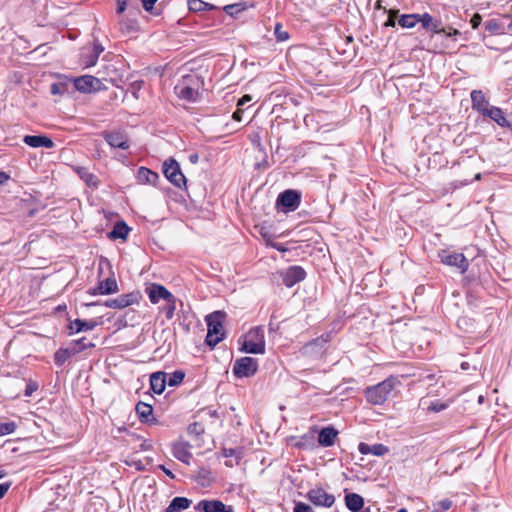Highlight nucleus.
Masks as SVG:
<instances>
[{"label":"nucleus","mask_w":512,"mask_h":512,"mask_svg":"<svg viewBox=\"0 0 512 512\" xmlns=\"http://www.w3.org/2000/svg\"><path fill=\"white\" fill-rule=\"evenodd\" d=\"M118 292V285L114 278H106L99 285L89 290L91 295H107Z\"/></svg>","instance_id":"nucleus-17"},{"label":"nucleus","mask_w":512,"mask_h":512,"mask_svg":"<svg viewBox=\"0 0 512 512\" xmlns=\"http://www.w3.org/2000/svg\"><path fill=\"white\" fill-rule=\"evenodd\" d=\"M306 497L311 503L319 507L330 508L335 502L334 495L327 493L322 488L309 490Z\"/></svg>","instance_id":"nucleus-8"},{"label":"nucleus","mask_w":512,"mask_h":512,"mask_svg":"<svg viewBox=\"0 0 512 512\" xmlns=\"http://www.w3.org/2000/svg\"><path fill=\"white\" fill-rule=\"evenodd\" d=\"M346 507L351 512H360L364 506V499L356 493H349L345 496Z\"/></svg>","instance_id":"nucleus-28"},{"label":"nucleus","mask_w":512,"mask_h":512,"mask_svg":"<svg viewBox=\"0 0 512 512\" xmlns=\"http://www.w3.org/2000/svg\"><path fill=\"white\" fill-rule=\"evenodd\" d=\"M39 389V384L36 381L29 380L26 383L24 395L26 397H30L35 391Z\"/></svg>","instance_id":"nucleus-43"},{"label":"nucleus","mask_w":512,"mask_h":512,"mask_svg":"<svg viewBox=\"0 0 512 512\" xmlns=\"http://www.w3.org/2000/svg\"><path fill=\"white\" fill-rule=\"evenodd\" d=\"M419 23V14H403L398 19V24L402 28H413Z\"/></svg>","instance_id":"nucleus-33"},{"label":"nucleus","mask_w":512,"mask_h":512,"mask_svg":"<svg viewBox=\"0 0 512 512\" xmlns=\"http://www.w3.org/2000/svg\"><path fill=\"white\" fill-rule=\"evenodd\" d=\"M337 435L338 431L334 427H324L320 430L318 434V443L322 447H330L335 443Z\"/></svg>","instance_id":"nucleus-19"},{"label":"nucleus","mask_w":512,"mask_h":512,"mask_svg":"<svg viewBox=\"0 0 512 512\" xmlns=\"http://www.w3.org/2000/svg\"><path fill=\"white\" fill-rule=\"evenodd\" d=\"M4 186H11L14 193L16 194L15 197H17L20 193L21 187L17 184V182L12 180L10 175L2 171V189Z\"/></svg>","instance_id":"nucleus-37"},{"label":"nucleus","mask_w":512,"mask_h":512,"mask_svg":"<svg viewBox=\"0 0 512 512\" xmlns=\"http://www.w3.org/2000/svg\"><path fill=\"white\" fill-rule=\"evenodd\" d=\"M241 113H242V112H241L240 110L235 111V112L233 113V116H232V117H233V119H234V120H237V121H240V120H241Z\"/></svg>","instance_id":"nucleus-63"},{"label":"nucleus","mask_w":512,"mask_h":512,"mask_svg":"<svg viewBox=\"0 0 512 512\" xmlns=\"http://www.w3.org/2000/svg\"><path fill=\"white\" fill-rule=\"evenodd\" d=\"M222 454L224 457H233L235 456L237 459L240 458V452L233 448H223Z\"/></svg>","instance_id":"nucleus-51"},{"label":"nucleus","mask_w":512,"mask_h":512,"mask_svg":"<svg viewBox=\"0 0 512 512\" xmlns=\"http://www.w3.org/2000/svg\"><path fill=\"white\" fill-rule=\"evenodd\" d=\"M198 159H199V157H198V155H197V154H191V155L189 156V160H190V162H191V163H193V164L197 163V162H198Z\"/></svg>","instance_id":"nucleus-62"},{"label":"nucleus","mask_w":512,"mask_h":512,"mask_svg":"<svg viewBox=\"0 0 512 512\" xmlns=\"http://www.w3.org/2000/svg\"><path fill=\"white\" fill-rule=\"evenodd\" d=\"M66 91V86L63 83H53L50 86V92L53 95H62Z\"/></svg>","instance_id":"nucleus-47"},{"label":"nucleus","mask_w":512,"mask_h":512,"mask_svg":"<svg viewBox=\"0 0 512 512\" xmlns=\"http://www.w3.org/2000/svg\"><path fill=\"white\" fill-rule=\"evenodd\" d=\"M17 427V424L14 421L4 422L2 423V436L6 434L13 433Z\"/></svg>","instance_id":"nucleus-48"},{"label":"nucleus","mask_w":512,"mask_h":512,"mask_svg":"<svg viewBox=\"0 0 512 512\" xmlns=\"http://www.w3.org/2000/svg\"><path fill=\"white\" fill-rule=\"evenodd\" d=\"M252 100V97L250 95H244L242 98L238 101V106H243L246 103L250 102Z\"/></svg>","instance_id":"nucleus-59"},{"label":"nucleus","mask_w":512,"mask_h":512,"mask_svg":"<svg viewBox=\"0 0 512 512\" xmlns=\"http://www.w3.org/2000/svg\"><path fill=\"white\" fill-rule=\"evenodd\" d=\"M471 102L472 109L476 110L480 114H483L485 109H487L490 105L486 100L484 93L481 90H473L471 92Z\"/></svg>","instance_id":"nucleus-24"},{"label":"nucleus","mask_w":512,"mask_h":512,"mask_svg":"<svg viewBox=\"0 0 512 512\" xmlns=\"http://www.w3.org/2000/svg\"><path fill=\"white\" fill-rule=\"evenodd\" d=\"M10 486H11L10 482H2V497L9 490Z\"/></svg>","instance_id":"nucleus-61"},{"label":"nucleus","mask_w":512,"mask_h":512,"mask_svg":"<svg viewBox=\"0 0 512 512\" xmlns=\"http://www.w3.org/2000/svg\"><path fill=\"white\" fill-rule=\"evenodd\" d=\"M129 231L130 227H128L124 221L116 222L112 231L109 233V238L126 240Z\"/></svg>","instance_id":"nucleus-31"},{"label":"nucleus","mask_w":512,"mask_h":512,"mask_svg":"<svg viewBox=\"0 0 512 512\" xmlns=\"http://www.w3.org/2000/svg\"><path fill=\"white\" fill-rule=\"evenodd\" d=\"M191 500L186 497H175L166 508V512H181L189 508Z\"/></svg>","instance_id":"nucleus-32"},{"label":"nucleus","mask_w":512,"mask_h":512,"mask_svg":"<svg viewBox=\"0 0 512 512\" xmlns=\"http://www.w3.org/2000/svg\"><path fill=\"white\" fill-rule=\"evenodd\" d=\"M135 410L141 422L150 423L155 421V418L152 417L153 408L150 404L138 402Z\"/></svg>","instance_id":"nucleus-25"},{"label":"nucleus","mask_w":512,"mask_h":512,"mask_svg":"<svg viewBox=\"0 0 512 512\" xmlns=\"http://www.w3.org/2000/svg\"><path fill=\"white\" fill-rule=\"evenodd\" d=\"M397 13H398V11L390 10L389 11L388 19L385 22L384 26H386V27H394L395 24H396L395 19H396Z\"/></svg>","instance_id":"nucleus-50"},{"label":"nucleus","mask_w":512,"mask_h":512,"mask_svg":"<svg viewBox=\"0 0 512 512\" xmlns=\"http://www.w3.org/2000/svg\"><path fill=\"white\" fill-rule=\"evenodd\" d=\"M76 172L81 180H83L87 186L91 188H98L100 181L98 177L89 171V169L85 167H77Z\"/></svg>","instance_id":"nucleus-27"},{"label":"nucleus","mask_w":512,"mask_h":512,"mask_svg":"<svg viewBox=\"0 0 512 512\" xmlns=\"http://www.w3.org/2000/svg\"><path fill=\"white\" fill-rule=\"evenodd\" d=\"M188 431L191 434L199 435L203 432V428L198 423H193V424L189 425Z\"/></svg>","instance_id":"nucleus-52"},{"label":"nucleus","mask_w":512,"mask_h":512,"mask_svg":"<svg viewBox=\"0 0 512 512\" xmlns=\"http://www.w3.org/2000/svg\"><path fill=\"white\" fill-rule=\"evenodd\" d=\"M481 21H482V17L480 14L476 13L473 15V17L471 18L470 20V24L472 26V28L476 29L479 27V25L481 24Z\"/></svg>","instance_id":"nucleus-53"},{"label":"nucleus","mask_w":512,"mask_h":512,"mask_svg":"<svg viewBox=\"0 0 512 512\" xmlns=\"http://www.w3.org/2000/svg\"><path fill=\"white\" fill-rule=\"evenodd\" d=\"M163 173L167 180L177 188L186 187V177L180 169L179 163L174 158H169L163 163Z\"/></svg>","instance_id":"nucleus-5"},{"label":"nucleus","mask_w":512,"mask_h":512,"mask_svg":"<svg viewBox=\"0 0 512 512\" xmlns=\"http://www.w3.org/2000/svg\"><path fill=\"white\" fill-rule=\"evenodd\" d=\"M224 318L225 313L222 311H214L205 318L208 327L205 343L212 348L224 339Z\"/></svg>","instance_id":"nucleus-1"},{"label":"nucleus","mask_w":512,"mask_h":512,"mask_svg":"<svg viewBox=\"0 0 512 512\" xmlns=\"http://www.w3.org/2000/svg\"><path fill=\"white\" fill-rule=\"evenodd\" d=\"M419 23H421L422 28L425 30L432 31L437 34L446 33L445 29L441 25V22L433 18L428 13L419 14Z\"/></svg>","instance_id":"nucleus-16"},{"label":"nucleus","mask_w":512,"mask_h":512,"mask_svg":"<svg viewBox=\"0 0 512 512\" xmlns=\"http://www.w3.org/2000/svg\"><path fill=\"white\" fill-rule=\"evenodd\" d=\"M484 117H489L501 127L509 126L503 111L499 107L489 106L482 114Z\"/></svg>","instance_id":"nucleus-22"},{"label":"nucleus","mask_w":512,"mask_h":512,"mask_svg":"<svg viewBox=\"0 0 512 512\" xmlns=\"http://www.w3.org/2000/svg\"><path fill=\"white\" fill-rule=\"evenodd\" d=\"M167 304L164 307V313L168 320L172 319L176 310V298L174 295L171 299L166 300Z\"/></svg>","instance_id":"nucleus-39"},{"label":"nucleus","mask_w":512,"mask_h":512,"mask_svg":"<svg viewBox=\"0 0 512 512\" xmlns=\"http://www.w3.org/2000/svg\"><path fill=\"white\" fill-rule=\"evenodd\" d=\"M167 385V374L165 372H155L150 376V387L156 394H161Z\"/></svg>","instance_id":"nucleus-21"},{"label":"nucleus","mask_w":512,"mask_h":512,"mask_svg":"<svg viewBox=\"0 0 512 512\" xmlns=\"http://www.w3.org/2000/svg\"><path fill=\"white\" fill-rule=\"evenodd\" d=\"M98 58L99 56H97L96 53L92 51H89L87 53L83 52L81 54V62L85 68H89L96 65Z\"/></svg>","instance_id":"nucleus-35"},{"label":"nucleus","mask_w":512,"mask_h":512,"mask_svg":"<svg viewBox=\"0 0 512 512\" xmlns=\"http://www.w3.org/2000/svg\"><path fill=\"white\" fill-rule=\"evenodd\" d=\"M283 284L290 288L301 282L306 277V272L301 266H290L286 270L280 272Z\"/></svg>","instance_id":"nucleus-10"},{"label":"nucleus","mask_w":512,"mask_h":512,"mask_svg":"<svg viewBox=\"0 0 512 512\" xmlns=\"http://www.w3.org/2000/svg\"><path fill=\"white\" fill-rule=\"evenodd\" d=\"M242 349L250 354H263L265 352V337L262 327L257 326L249 330Z\"/></svg>","instance_id":"nucleus-4"},{"label":"nucleus","mask_w":512,"mask_h":512,"mask_svg":"<svg viewBox=\"0 0 512 512\" xmlns=\"http://www.w3.org/2000/svg\"><path fill=\"white\" fill-rule=\"evenodd\" d=\"M138 302V295L134 293L122 294L117 298L105 301L104 305L109 308L123 309Z\"/></svg>","instance_id":"nucleus-13"},{"label":"nucleus","mask_w":512,"mask_h":512,"mask_svg":"<svg viewBox=\"0 0 512 512\" xmlns=\"http://www.w3.org/2000/svg\"><path fill=\"white\" fill-rule=\"evenodd\" d=\"M448 407V405L446 403H443V402H440V401H435V402H432L429 406H428V411H431V412H441L443 410H445L446 408Z\"/></svg>","instance_id":"nucleus-46"},{"label":"nucleus","mask_w":512,"mask_h":512,"mask_svg":"<svg viewBox=\"0 0 512 512\" xmlns=\"http://www.w3.org/2000/svg\"><path fill=\"white\" fill-rule=\"evenodd\" d=\"M442 263L457 267L461 273H464L469 268V262L462 253L442 251L440 253Z\"/></svg>","instance_id":"nucleus-9"},{"label":"nucleus","mask_w":512,"mask_h":512,"mask_svg":"<svg viewBox=\"0 0 512 512\" xmlns=\"http://www.w3.org/2000/svg\"><path fill=\"white\" fill-rule=\"evenodd\" d=\"M274 34L279 42H283L289 39V33L287 31L282 30L281 23H277L275 25Z\"/></svg>","instance_id":"nucleus-42"},{"label":"nucleus","mask_w":512,"mask_h":512,"mask_svg":"<svg viewBox=\"0 0 512 512\" xmlns=\"http://www.w3.org/2000/svg\"><path fill=\"white\" fill-rule=\"evenodd\" d=\"M4 142H5V144H6V145H8V146H15V145H17V144H18V138H17V137L10 138V137H8V136H7V137L4 139Z\"/></svg>","instance_id":"nucleus-58"},{"label":"nucleus","mask_w":512,"mask_h":512,"mask_svg":"<svg viewBox=\"0 0 512 512\" xmlns=\"http://www.w3.org/2000/svg\"><path fill=\"white\" fill-rule=\"evenodd\" d=\"M159 468L168 476L170 477L171 479H174L175 478V475L173 474V472L171 470H169L168 468H166L164 465H159Z\"/></svg>","instance_id":"nucleus-60"},{"label":"nucleus","mask_w":512,"mask_h":512,"mask_svg":"<svg viewBox=\"0 0 512 512\" xmlns=\"http://www.w3.org/2000/svg\"><path fill=\"white\" fill-rule=\"evenodd\" d=\"M301 202V194L292 189L285 190L278 195L276 206L281 211H295Z\"/></svg>","instance_id":"nucleus-6"},{"label":"nucleus","mask_w":512,"mask_h":512,"mask_svg":"<svg viewBox=\"0 0 512 512\" xmlns=\"http://www.w3.org/2000/svg\"><path fill=\"white\" fill-rule=\"evenodd\" d=\"M293 512H314L313 509L306 503L296 502Z\"/></svg>","instance_id":"nucleus-49"},{"label":"nucleus","mask_w":512,"mask_h":512,"mask_svg":"<svg viewBox=\"0 0 512 512\" xmlns=\"http://www.w3.org/2000/svg\"><path fill=\"white\" fill-rule=\"evenodd\" d=\"M104 138L106 142L113 148L126 150L130 147L126 135L121 132H107L105 133Z\"/></svg>","instance_id":"nucleus-14"},{"label":"nucleus","mask_w":512,"mask_h":512,"mask_svg":"<svg viewBox=\"0 0 512 512\" xmlns=\"http://www.w3.org/2000/svg\"><path fill=\"white\" fill-rule=\"evenodd\" d=\"M147 293L153 304L158 303L161 299L166 301L173 296L170 291L160 284H152L151 287L147 288Z\"/></svg>","instance_id":"nucleus-15"},{"label":"nucleus","mask_w":512,"mask_h":512,"mask_svg":"<svg viewBox=\"0 0 512 512\" xmlns=\"http://www.w3.org/2000/svg\"><path fill=\"white\" fill-rule=\"evenodd\" d=\"M190 447L191 446L188 442L180 441L174 443L172 448L174 457L185 464H189L190 459L192 458Z\"/></svg>","instance_id":"nucleus-18"},{"label":"nucleus","mask_w":512,"mask_h":512,"mask_svg":"<svg viewBox=\"0 0 512 512\" xmlns=\"http://www.w3.org/2000/svg\"><path fill=\"white\" fill-rule=\"evenodd\" d=\"M95 321H85L81 319H75L69 325L70 333H79L81 331H91L96 327Z\"/></svg>","instance_id":"nucleus-30"},{"label":"nucleus","mask_w":512,"mask_h":512,"mask_svg":"<svg viewBox=\"0 0 512 512\" xmlns=\"http://www.w3.org/2000/svg\"><path fill=\"white\" fill-rule=\"evenodd\" d=\"M258 369V362L252 357H242L237 359L233 365V374L238 378L251 377Z\"/></svg>","instance_id":"nucleus-7"},{"label":"nucleus","mask_w":512,"mask_h":512,"mask_svg":"<svg viewBox=\"0 0 512 512\" xmlns=\"http://www.w3.org/2000/svg\"><path fill=\"white\" fill-rule=\"evenodd\" d=\"M143 7L146 11H150L153 9L154 4L157 0H141Z\"/></svg>","instance_id":"nucleus-57"},{"label":"nucleus","mask_w":512,"mask_h":512,"mask_svg":"<svg viewBox=\"0 0 512 512\" xmlns=\"http://www.w3.org/2000/svg\"><path fill=\"white\" fill-rule=\"evenodd\" d=\"M135 25H136V23H135L134 21L121 20V21L119 22V29H120L122 32H127V33H129L130 31L135 30Z\"/></svg>","instance_id":"nucleus-45"},{"label":"nucleus","mask_w":512,"mask_h":512,"mask_svg":"<svg viewBox=\"0 0 512 512\" xmlns=\"http://www.w3.org/2000/svg\"><path fill=\"white\" fill-rule=\"evenodd\" d=\"M101 85V81L92 76V75H83L77 77L74 80V86L76 90L83 93H90L92 91H97Z\"/></svg>","instance_id":"nucleus-11"},{"label":"nucleus","mask_w":512,"mask_h":512,"mask_svg":"<svg viewBox=\"0 0 512 512\" xmlns=\"http://www.w3.org/2000/svg\"><path fill=\"white\" fill-rule=\"evenodd\" d=\"M435 511L443 512L447 511L452 507V501L449 499H443L438 501L435 505Z\"/></svg>","instance_id":"nucleus-44"},{"label":"nucleus","mask_w":512,"mask_h":512,"mask_svg":"<svg viewBox=\"0 0 512 512\" xmlns=\"http://www.w3.org/2000/svg\"><path fill=\"white\" fill-rule=\"evenodd\" d=\"M505 19L509 20V23L507 24V30L512 32V19H510L508 16H506Z\"/></svg>","instance_id":"nucleus-64"},{"label":"nucleus","mask_w":512,"mask_h":512,"mask_svg":"<svg viewBox=\"0 0 512 512\" xmlns=\"http://www.w3.org/2000/svg\"><path fill=\"white\" fill-rule=\"evenodd\" d=\"M23 142L33 148H52L54 146V142L52 141V139L41 135H26L23 138Z\"/></svg>","instance_id":"nucleus-20"},{"label":"nucleus","mask_w":512,"mask_h":512,"mask_svg":"<svg viewBox=\"0 0 512 512\" xmlns=\"http://www.w3.org/2000/svg\"><path fill=\"white\" fill-rule=\"evenodd\" d=\"M358 450L363 455L372 454L375 456H383L389 452V448L383 444L369 445L361 442L358 446Z\"/></svg>","instance_id":"nucleus-23"},{"label":"nucleus","mask_w":512,"mask_h":512,"mask_svg":"<svg viewBox=\"0 0 512 512\" xmlns=\"http://www.w3.org/2000/svg\"><path fill=\"white\" fill-rule=\"evenodd\" d=\"M158 179H159V175L156 172H154L146 167H140L138 169L137 180L139 183L155 185L156 182L158 181Z\"/></svg>","instance_id":"nucleus-26"},{"label":"nucleus","mask_w":512,"mask_h":512,"mask_svg":"<svg viewBox=\"0 0 512 512\" xmlns=\"http://www.w3.org/2000/svg\"><path fill=\"white\" fill-rule=\"evenodd\" d=\"M75 355H77V350H73L71 346L60 348L54 354V363L58 367H62L69 358Z\"/></svg>","instance_id":"nucleus-29"},{"label":"nucleus","mask_w":512,"mask_h":512,"mask_svg":"<svg viewBox=\"0 0 512 512\" xmlns=\"http://www.w3.org/2000/svg\"><path fill=\"white\" fill-rule=\"evenodd\" d=\"M117 1V13L122 14L126 10L127 2L126 0H116Z\"/></svg>","instance_id":"nucleus-55"},{"label":"nucleus","mask_w":512,"mask_h":512,"mask_svg":"<svg viewBox=\"0 0 512 512\" xmlns=\"http://www.w3.org/2000/svg\"><path fill=\"white\" fill-rule=\"evenodd\" d=\"M398 382L397 378L389 377L377 385L365 389L366 400L373 405L383 404Z\"/></svg>","instance_id":"nucleus-2"},{"label":"nucleus","mask_w":512,"mask_h":512,"mask_svg":"<svg viewBox=\"0 0 512 512\" xmlns=\"http://www.w3.org/2000/svg\"><path fill=\"white\" fill-rule=\"evenodd\" d=\"M188 8L193 12L206 11L207 2H204L203 0H189Z\"/></svg>","instance_id":"nucleus-40"},{"label":"nucleus","mask_w":512,"mask_h":512,"mask_svg":"<svg viewBox=\"0 0 512 512\" xmlns=\"http://www.w3.org/2000/svg\"><path fill=\"white\" fill-rule=\"evenodd\" d=\"M201 80L197 76H187L175 86V93L180 99L195 102L199 97Z\"/></svg>","instance_id":"nucleus-3"},{"label":"nucleus","mask_w":512,"mask_h":512,"mask_svg":"<svg viewBox=\"0 0 512 512\" xmlns=\"http://www.w3.org/2000/svg\"><path fill=\"white\" fill-rule=\"evenodd\" d=\"M185 377V373L181 370H176L173 373L169 374V378L167 379V384L169 386H177L179 385Z\"/></svg>","instance_id":"nucleus-38"},{"label":"nucleus","mask_w":512,"mask_h":512,"mask_svg":"<svg viewBox=\"0 0 512 512\" xmlns=\"http://www.w3.org/2000/svg\"><path fill=\"white\" fill-rule=\"evenodd\" d=\"M195 509L203 512H234L231 506H226L220 500H201Z\"/></svg>","instance_id":"nucleus-12"},{"label":"nucleus","mask_w":512,"mask_h":512,"mask_svg":"<svg viewBox=\"0 0 512 512\" xmlns=\"http://www.w3.org/2000/svg\"><path fill=\"white\" fill-rule=\"evenodd\" d=\"M91 51L96 53L97 56H100V54L104 51V47L98 41H96L94 42Z\"/></svg>","instance_id":"nucleus-56"},{"label":"nucleus","mask_w":512,"mask_h":512,"mask_svg":"<svg viewBox=\"0 0 512 512\" xmlns=\"http://www.w3.org/2000/svg\"><path fill=\"white\" fill-rule=\"evenodd\" d=\"M485 29L493 34H498L502 32V27L498 23L497 20L491 19L485 23Z\"/></svg>","instance_id":"nucleus-41"},{"label":"nucleus","mask_w":512,"mask_h":512,"mask_svg":"<svg viewBox=\"0 0 512 512\" xmlns=\"http://www.w3.org/2000/svg\"><path fill=\"white\" fill-rule=\"evenodd\" d=\"M70 346L72 347L73 350H77V354H79L88 348H93L95 344L90 341H87V339L83 337L78 340L72 341Z\"/></svg>","instance_id":"nucleus-34"},{"label":"nucleus","mask_w":512,"mask_h":512,"mask_svg":"<svg viewBox=\"0 0 512 512\" xmlns=\"http://www.w3.org/2000/svg\"><path fill=\"white\" fill-rule=\"evenodd\" d=\"M211 472L206 468H200L198 472L199 478H203L205 480H210Z\"/></svg>","instance_id":"nucleus-54"},{"label":"nucleus","mask_w":512,"mask_h":512,"mask_svg":"<svg viewBox=\"0 0 512 512\" xmlns=\"http://www.w3.org/2000/svg\"><path fill=\"white\" fill-rule=\"evenodd\" d=\"M245 9H246V5L244 3L229 4V5L224 6V8H223L224 12L231 17L236 16L237 14L244 11Z\"/></svg>","instance_id":"nucleus-36"}]
</instances>
